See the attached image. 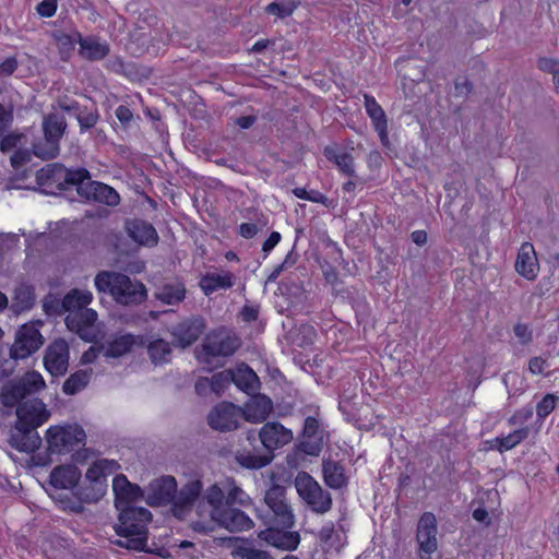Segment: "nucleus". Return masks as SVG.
<instances>
[{
    "label": "nucleus",
    "mask_w": 559,
    "mask_h": 559,
    "mask_svg": "<svg viewBox=\"0 0 559 559\" xmlns=\"http://www.w3.org/2000/svg\"><path fill=\"white\" fill-rule=\"evenodd\" d=\"M46 386L38 371L26 372L17 382H10L1 389L0 402L5 407L16 406V421L10 429L8 442L19 452L34 453L41 445L37 428L50 417L46 404L39 399L25 400L27 395Z\"/></svg>",
    "instance_id": "1"
},
{
    "label": "nucleus",
    "mask_w": 559,
    "mask_h": 559,
    "mask_svg": "<svg viewBox=\"0 0 559 559\" xmlns=\"http://www.w3.org/2000/svg\"><path fill=\"white\" fill-rule=\"evenodd\" d=\"M97 312L92 308L68 313L64 321L67 328L81 340L91 343L88 349H132L142 348L144 336L132 333L116 334L107 338L104 324L99 323Z\"/></svg>",
    "instance_id": "2"
},
{
    "label": "nucleus",
    "mask_w": 559,
    "mask_h": 559,
    "mask_svg": "<svg viewBox=\"0 0 559 559\" xmlns=\"http://www.w3.org/2000/svg\"><path fill=\"white\" fill-rule=\"evenodd\" d=\"M118 522L114 525L116 534L126 540H116L115 545L135 551L147 552V524L152 521V513L143 507L117 508Z\"/></svg>",
    "instance_id": "3"
},
{
    "label": "nucleus",
    "mask_w": 559,
    "mask_h": 559,
    "mask_svg": "<svg viewBox=\"0 0 559 559\" xmlns=\"http://www.w3.org/2000/svg\"><path fill=\"white\" fill-rule=\"evenodd\" d=\"M98 293L109 295L118 305L136 306L147 298L145 285L115 271H100L94 280Z\"/></svg>",
    "instance_id": "4"
},
{
    "label": "nucleus",
    "mask_w": 559,
    "mask_h": 559,
    "mask_svg": "<svg viewBox=\"0 0 559 559\" xmlns=\"http://www.w3.org/2000/svg\"><path fill=\"white\" fill-rule=\"evenodd\" d=\"M66 129L67 122L63 116L53 112L45 116L43 119L44 136L33 141V154L44 160L57 157L60 152V140Z\"/></svg>",
    "instance_id": "5"
},
{
    "label": "nucleus",
    "mask_w": 559,
    "mask_h": 559,
    "mask_svg": "<svg viewBox=\"0 0 559 559\" xmlns=\"http://www.w3.org/2000/svg\"><path fill=\"white\" fill-rule=\"evenodd\" d=\"M47 451L50 455L68 454L75 448L85 447L86 433L76 423L51 426L46 431Z\"/></svg>",
    "instance_id": "6"
},
{
    "label": "nucleus",
    "mask_w": 559,
    "mask_h": 559,
    "mask_svg": "<svg viewBox=\"0 0 559 559\" xmlns=\"http://www.w3.org/2000/svg\"><path fill=\"white\" fill-rule=\"evenodd\" d=\"M295 487L300 498L313 512L324 514L331 510L333 504L331 493L324 490L307 472H299L297 474Z\"/></svg>",
    "instance_id": "7"
},
{
    "label": "nucleus",
    "mask_w": 559,
    "mask_h": 559,
    "mask_svg": "<svg viewBox=\"0 0 559 559\" xmlns=\"http://www.w3.org/2000/svg\"><path fill=\"white\" fill-rule=\"evenodd\" d=\"M60 179H62V181L57 185L58 189L63 190L67 188L66 186H75L76 192L80 197L83 194L81 188L84 189L87 187L90 181H92L90 171L84 167L67 169L52 165L47 168H43L38 176V182L41 186L48 187L52 186L55 181Z\"/></svg>",
    "instance_id": "8"
},
{
    "label": "nucleus",
    "mask_w": 559,
    "mask_h": 559,
    "mask_svg": "<svg viewBox=\"0 0 559 559\" xmlns=\"http://www.w3.org/2000/svg\"><path fill=\"white\" fill-rule=\"evenodd\" d=\"M243 419V411L230 402H222L211 409L207 424L221 432L236 430Z\"/></svg>",
    "instance_id": "9"
},
{
    "label": "nucleus",
    "mask_w": 559,
    "mask_h": 559,
    "mask_svg": "<svg viewBox=\"0 0 559 559\" xmlns=\"http://www.w3.org/2000/svg\"><path fill=\"white\" fill-rule=\"evenodd\" d=\"M264 502L274 513L277 523L283 528H292L295 525V519L292 508L286 501V488L278 484L272 485L264 495Z\"/></svg>",
    "instance_id": "10"
},
{
    "label": "nucleus",
    "mask_w": 559,
    "mask_h": 559,
    "mask_svg": "<svg viewBox=\"0 0 559 559\" xmlns=\"http://www.w3.org/2000/svg\"><path fill=\"white\" fill-rule=\"evenodd\" d=\"M203 484L200 479H193L186 483L175 493L171 511L177 519H185L192 510L197 500L201 497Z\"/></svg>",
    "instance_id": "11"
},
{
    "label": "nucleus",
    "mask_w": 559,
    "mask_h": 559,
    "mask_svg": "<svg viewBox=\"0 0 559 559\" xmlns=\"http://www.w3.org/2000/svg\"><path fill=\"white\" fill-rule=\"evenodd\" d=\"M112 491L115 495V508L134 507L135 502L145 500V490L138 484L129 481L126 475L118 474L112 480Z\"/></svg>",
    "instance_id": "12"
},
{
    "label": "nucleus",
    "mask_w": 559,
    "mask_h": 559,
    "mask_svg": "<svg viewBox=\"0 0 559 559\" xmlns=\"http://www.w3.org/2000/svg\"><path fill=\"white\" fill-rule=\"evenodd\" d=\"M177 492V481L174 476H163L153 479L147 487L145 501L150 507L171 503Z\"/></svg>",
    "instance_id": "13"
},
{
    "label": "nucleus",
    "mask_w": 559,
    "mask_h": 559,
    "mask_svg": "<svg viewBox=\"0 0 559 559\" xmlns=\"http://www.w3.org/2000/svg\"><path fill=\"white\" fill-rule=\"evenodd\" d=\"M211 518L221 527L231 533L248 531L253 527V521L242 510L229 506L223 510L211 511Z\"/></svg>",
    "instance_id": "14"
},
{
    "label": "nucleus",
    "mask_w": 559,
    "mask_h": 559,
    "mask_svg": "<svg viewBox=\"0 0 559 559\" xmlns=\"http://www.w3.org/2000/svg\"><path fill=\"white\" fill-rule=\"evenodd\" d=\"M259 440L269 454L274 450L284 447L293 440L292 430L285 428L278 421H269L258 432Z\"/></svg>",
    "instance_id": "15"
},
{
    "label": "nucleus",
    "mask_w": 559,
    "mask_h": 559,
    "mask_svg": "<svg viewBox=\"0 0 559 559\" xmlns=\"http://www.w3.org/2000/svg\"><path fill=\"white\" fill-rule=\"evenodd\" d=\"M364 106L367 116L371 120L373 130L377 132L381 144L389 147V130H388V116L381 105L377 102L376 97L371 94H364Z\"/></svg>",
    "instance_id": "16"
},
{
    "label": "nucleus",
    "mask_w": 559,
    "mask_h": 559,
    "mask_svg": "<svg viewBox=\"0 0 559 559\" xmlns=\"http://www.w3.org/2000/svg\"><path fill=\"white\" fill-rule=\"evenodd\" d=\"M204 330L205 324L202 319H186L174 326L173 343L183 349L191 346L204 333Z\"/></svg>",
    "instance_id": "17"
},
{
    "label": "nucleus",
    "mask_w": 559,
    "mask_h": 559,
    "mask_svg": "<svg viewBox=\"0 0 559 559\" xmlns=\"http://www.w3.org/2000/svg\"><path fill=\"white\" fill-rule=\"evenodd\" d=\"M437 519L432 512H425L417 524L416 539L419 549L428 555L437 550Z\"/></svg>",
    "instance_id": "18"
},
{
    "label": "nucleus",
    "mask_w": 559,
    "mask_h": 559,
    "mask_svg": "<svg viewBox=\"0 0 559 559\" xmlns=\"http://www.w3.org/2000/svg\"><path fill=\"white\" fill-rule=\"evenodd\" d=\"M81 190L83 191L81 198L86 201L102 203L111 207L120 203L119 193L112 187L104 182L92 180L87 187L84 189L81 188Z\"/></svg>",
    "instance_id": "19"
},
{
    "label": "nucleus",
    "mask_w": 559,
    "mask_h": 559,
    "mask_svg": "<svg viewBox=\"0 0 559 559\" xmlns=\"http://www.w3.org/2000/svg\"><path fill=\"white\" fill-rule=\"evenodd\" d=\"M128 236L138 245L153 247L158 241V235L155 227L143 219H131L126 224Z\"/></svg>",
    "instance_id": "20"
},
{
    "label": "nucleus",
    "mask_w": 559,
    "mask_h": 559,
    "mask_svg": "<svg viewBox=\"0 0 559 559\" xmlns=\"http://www.w3.org/2000/svg\"><path fill=\"white\" fill-rule=\"evenodd\" d=\"M322 475L324 484L331 489H343L348 485V477L345 473V466L342 462L333 460L331 456L322 460Z\"/></svg>",
    "instance_id": "21"
},
{
    "label": "nucleus",
    "mask_w": 559,
    "mask_h": 559,
    "mask_svg": "<svg viewBox=\"0 0 559 559\" xmlns=\"http://www.w3.org/2000/svg\"><path fill=\"white\" fill-rule=\"evenodd\" d=\"M44 337L38 323L28 322L21 325L15 334V343L9 349H40Z\"/></svg>",
    "instance_id": "22"
},
{
    "label": "nucleus",
    "mask_w": 559,
    "mask_h": 559,
    "mask_svg": "<svg viewBox=\"0 0 559 559\" xmlns=\"http://www.w3.org/2000/svg\"><path fill=\"white\" fill-rule=\"evenodd\" d=\"M81 471L73 464L56 466L49 475V484L56 489H74L81 479Z\"/></svg>",
    "instance_id": "23"
},
{
    "label": "nucleus",
    "mask_w": 559,
    "mask_h": 559,
    "mask_svg": "<svg viewBox=\"0 0 559 559\" xmlns=\"http://www.w3.org/2000/svg\"><path fill=\"white\" fill-rule=\"evenodd\" d=\"M515 271L528 281L536 278L538 261L534 246L531 242L522 243L515 261Z\"/></svg>",
    "instance_id": "24"
},
{
    "label": "nucleus",
    "mask_w": 559,
    "mask_h": 559,
    "mask_svg": "<svg viewBox=\"0 0 559 559\" xmlns=\"http://www.w3.org/2000/svg\"><path fill=\"white\" fill-rule=\"evenodd\" d=\"M258 537L282 550H295L300 544V535L297 532H280L277 530L266 528L261 531Z\"/></svg>",
    "instance_id": "25"
},
{
    "label": "nucleus",
    "mask_w": 559,
    "mask_h": 559,
    "mask_svg": "<svg viewBox=\"0 0 559 559\" xmlns=\"http://www.w3.org/2000/svg\"><path fill=\"white\" fill-rule=\"evenodd\" d=\"M76 37L80 45L79 52L82 58L90 61H98L108 56L110 49L106 41H102L96 36L83 37L80 32H76Z\"/></svg>",
    "instance_id": "26"
},
{
    "label": "nucleus",
    "mask_w": 559,
    "mask_h": 559,
    "mask_svg": "<svg viewBox=\"0 0 559 559\" xmlns=\"http://www.w3.org/2000/svg\"><path fill=\"white\" fill-rule=\"evenodd\" d=\"M239 338L224 326L212 330L206 334L201 349H238Z\"/></svg>",
    "instance_id": "27"
},
{
    "label": "nucleus",
    "mask_w": 559,
    "mask_h": 559,
    "mask_svg": "<svg viewBox=\"0 0 559 559\" xmlns=\"http://www.w3.org/2000/svg\"><path fill=\"white\" fill-rule=\"evenodd\" d=\"M272 409V400L264 394H257L253 395L251 401L246 405L243 418L252 423H262L266 419Z\"/></svg>",
    "instance_id": "28"
},
{
    "label": "nucleus",
    "mask_w": 559,
    "mask_h": 559,
    "mask_svg": "<svg viewBox=\"0 0 559 559\" xmlns=\"http://www.w3.org/2000/svg\"><path fill=\"white\" fill-rule=\"evenodd\" d=\"M235 284V276L231 272L206 273L200 280V287L205 296H210L219 289L231 288Z\"/></svg>",
    "instance_id": "29"
},
{
    "label": "nucleus",
    "mask_w": 559,
    "mask_h": 559,
    "mask_svg": "<svg viewBox=\"0 0 559 559\" xmlns=\"http://www.w3.org/2000/svg\"><path fill=\"white\" fill-rule=\"evenodd\" d=\"M323 154L329 162L336 166L341 175L348 178L357 177L355 169V158L350 153L342 152L328 146L324 148Z\"/></svg>",
    "instance_id": "30"
},
{
    "label": "nucleus",
    "mask_w": 559,
    "mask_h": 559,
    "mask_svg": "<svg viewBox=\"0 0 559 559\" xmlns=\"http://www.w3.org/2000/svg\"><path fill=\"white\" fill-rule=\"evenodd\" d=\"M93 301V294L87 289L72 288L61 300L63 311L68 313L83 311Z\"/></svg>",
    "instance_id": "31"
},
{
    "label": "nucleus",
    "mask_w": 559,
    "mask_h": 559,
    "mask_svg": "<svg viewBox=\"0 0 559 559\" xmlns=\"http://www.w3.org/2000/svg\"><path fill=\"white\" fill-rule=\"evenodd\" d=\"M233 383L245 393L252 395L260 388L258 376L247 365H240L236 370H233Z\"/></svg>",
    "instance_id": "32"
},
{
    "label": "nucleus",
    "mask_w": 559,
    "mask_h": 559,
    "mask_svg": "<svg viewBox=\"0 0 559 559\" xmlns=\"http://www.w3.org/2000/svg\"><path fill=\"white\" fill-rule=\"evenodd\" d=\"M187 289L183 283L165 284L155 293L157 300L168 306H177L186 298Z\"/></svg>",
    "instance_id": "33"
},
{
    "label": "nucleus",
    "mask_w": 559,
    "mask_h": 559,
    "mask_svg": "<svg viewBox=\"0 0 559 559\" xmlns=\"http://www.w3.org/2000/svg\"><path fill=\"white\" fill-rule=\"evenodd\" d=\"M44 366L52 377H60L67 373L69 367L70 352H45Z\"/></svg>",
    "instance_id": "34"
},
{
    "label": "nucleus",
    "mask_w": 559,
    "mask_h": 559,
    "mask_svg": "<svg viewBox=\"0 0 559 559\" xmlns=\"http://www.w3.org/2000/svg\"><path fill=\"white\" fill-rule=\"evenodd\" d=\"M318 333L313 325L304 323L289 332L290 345L306 349L312 346L317 340Z\"/></svg>",
    "instance_id": "35"
},
{
    "label": "nucleus",
    "mask_w": 559,
    "mask_h": 559,
    "mask_svg": "<svg viewBox=\"0 0 559 559\" xmlns=\"http://www.w3.org/2000/svg\"><path fill=\"white\" fill-rule=\"evenodd\" d=\"M50 497L55 500L59 509L74 514H82L85 510L80 497L76 495V489H71V492H55Z\"/></svg>",
    "instance_id": "36"
},
{
    "label": "nucleus",
    "mask_w": 559,
    "mask_h": 559,
    "mask_svg": "<svg viewBox=\"0 0 559 559\" xmlns=\"http://www.w3.org/2000/svg\"><path fill=\"white\" fill-rule=\"evenodd\" d=\"M75 489L83 504L97 503L105 496L107 484L84 481L82 485H76Z\"/></svg>",
    "instance_id": "37"
},
{
    "label": "nucleus",
    "mask_w": 559,
    "mask_h": 559,
    "mask_svg": "<svg viewBox=\"0 0 559 559\" xmlns=\"http://www.w3.org/2000/svg\"><path fill=\"white\" fill-rule=\"evenodd\" d=\"M274 459V454H269L265 452L264 454H252L251 452L242 451L237 452L235 455L236 462L249 469H260L266 465H269Z\"/></svg>",
    "instance_id": "38"
},
{
    "label": "nucleus",
    "mask_w": 559,
    "mask_h": 559,
    "mask_svg": "<svg viewBox=\"0 0 559 559\" xmlns=\"http://www.w3.org/2000/svg\"><path fill=\"white\" fill-rule=\"evenodd\" d=\"M92 369L78 370L72 373L62 384V391L67 395H74L86 388L90 382Z\"/></svg>",
    "instance_id": "39"
},
{
    "label": "nucleus",
    "mask_w": 559,
    "mask_h": 559,
    "mask_svg": "<svg viewBox=\"0 0 559 559\" xmlns=\"http://www.w3.org/2000/svg\"><path fill=\"white\" fill-rule=\"evenodd\" d=\"M34 352H0V382L10 377L19 359L31 356Z\"/></svg>",
    "instance_id": "40"
},
{
    "label": "nucleus",
    "mask_w": 559,
    "mask_h": 559,
    "mask_svg": "<svg viewBox=\"0 0 559 559\" xmlns=\"http://www.w3.org/2000/svg\"><path fill=\"white\" fill-rule=\"evenodd\" d=\"M198 362L202 366V370L211 372L223 366V359L233 355L235 352H194Z\"/></svg>",
    "instance_id": "41"
},
{
    "label": "nucleus",
    "mask_w": 559,
    "mask_h": 559,
    "mask_svg": "<svg viewBox=\"0 0 559 559\" xmlns=\"http://www.w3.org/2000/svg\"><path fill=\"white\" fill-rule=\"evenodd\" d=\"M530 435V428L523 427L520 429L514 430L513 432L509 433L506 437H497L491 440V442L497 443V450L500 453H503L504 451H509L516 447L519 443L524 441Z\"/></svg>",
    "instance_id": "42"
},
{
    "label": "nucleus",
    "mask_w": 559,
    "mask_h": 559,
    "mask_svg": "<svg viewBox=\"0 0 559 559\" xmlns=\"http://www.w3.org/2000/svg\"><path fill=\"white\" fill-rule=\"evenodd\" d=\"M298 7V2L294 0H285L282 2H271L265 7V12L280 19L290 16Z\"/></svg>",
    "instance_id": "43"
},
{
    "label": "nucleus",
    "mask_w": 559,
    "mask_h": 559,
    "mask_svg": "<svg viewBox=\"0 0 559 559\" xmlns=\"http://www.w3.org/2000/svg\"><path fill=\"white\" fill-rule=\"evenodd\" d=\"M231 555L238 559H275L267 550L245 546L236 547Z\"/></svg>",
    "instance_id": "44"
},
{
    "label": "nucleus",
    "mask_w": 559,
    "mask_h": 559,
    "mask_svg": "<svg viewBox=\"0 0 559 559\" xmlns=\"http://www.w3.org/2000/svg\"><path fill=\"white\" fill-rule=\"evenodd\" d=\"M109 464L110 462L106 460L92 464L85 473V481L92 484L100 481L102 484H107L105 467Z\"/></svg>",
    "instance_id": "45"
},
{
    "label": "nucleus",
    "mask_w": 559,
    "mask_h": 559,
    "mask_svg": "<svg viewBox=\"0 0 559 559\" xmlns=\"http://www.w3.org/2000/svg\"><path fill=\"white\" fill-rule=\"evenodd\" d=\"M234 373L231 369L216 372L212 376V390L213 393L221 395V393L233 382Z\"/></svg>",
    "instance_id": "46"
},
{
    "label": "nucleus",
    "mask_w": 559,
    "mask_h": 559,
    "mask_svg": "<svg viewBox=\"0 0 559 559\" xmlns=\"http://www.w3.org/2000/svg\"><path fill=\"white\" fill-rule=\"evenodd\" d=\"M203 499L212 507L211 511H215L216 509L223 510L225 508L223 506L225 495L216 484L210 486L205 490Z\"/></svg>",
    "instance_id": "47"
},
{
    "label": "nucleus",
    "mask_w": 559,
    "mask_h": 559,
    "mask_svg": "<svg viewBox=\"0 0 559 559\" xmlns=\"http://www.w3.org/2000/svg\"><path fill=\"white\" fill-rule=\"evenodd\" d=\"M128 352H83L81 357L82 364H92L98 357L99 354H103L105 361L112 364L115 359L122 357Z\"/></svg>",
    "instance_id": "48"
},
{
    "label": "nucleus",
    "mask_w": 559,
    "mask_h": 559,
    "mask_svg": "<svg viewBox=\"0 0 559 559\" xmlns=\"http://www.w3.org/2000/svg\"><path fill=\"white\" fill-rule=\"evenodd\" d=\"M558 396L546 394L536 406V414L539 419H545L556 407Z\"/></svg>",
    "instance_id": "49"
},
{
    "label": "nucleus",
    "mask_w": 559,
    "mask_h": 559,
    "mask_svg": "<svg viewBox=\"0 0 559 559\" xmlns=\"http://www.w3.org/2000/svg\"><path fill=\"white\" fill-rule=\"evenodd\" d=\"M513 333L522 345L528 344L533 338V331L526 323H516L513 328Z\"/></svg>",
    "instance_id": "50"
},
{
    "label": "nucleus",
    "mask_w": 559,
    "mask_h": 559,
    "mask_svg": "<svg viewBox=\"0 0 559 559\" xmlns=\"http://www.w3.org/2000/svg\"><path fill=\"white\" fill-rule=\"evenodd\" d=\"M58 9V1L57 0H41L36 5V12L41 17H52Z\"/></svg>",
    "instance_id": "51"
},
{
    "label": "nucleus",
    "mask_w": 559,
    "mask_h": 559,
    "mask_svg": "<svg viewBox=\"0 0 559 559\" xmlns=\"http://www.w3.org/2000/svg\"><path fill=\"white\" fill-rule=\"evenodd\" d=\"M31 160V155L25 150H16L10 157L11 165L14 169H19Z\"/></svg>",
    "instance_id": "52"
},
{
    "label": "nucleus",
    "mask_w": 559,
    "mask_h": 559,
    "mask_svg": "<svg viewBox=\"0 0 559 559\" xmlns=\"http://www.w3.org/2000/svg\"><path fill=\"white\" fill-rule=\"evenodd\" d=\"M537 67L539 70L551 73L552 75L559 71V60L554 58H539L537 61Z\"/></svg>",
    "instance_id": "53"
},
{
    "label": "nucleus",
    "mask_w": 559,
    "mask_h": 559,
    "mask_svg": "<svg viewBox=\"0 0 559 559\" xmlns=\"http://www.w3.org/2000/svg\"><path fill=\"white\" fill-rule=\"evenodd\" d=\"M259 313H260L259 306L245 305L239 313V317L243 322L250 323L258 319Z\"/></svg>",
    "instance_id": "54"
},
{
    "label": "nucleus",
    "mask_w": 559,
    "mask_h": 559,
    "mask_svg": "<svg viewBox=\"0 0 559 559\" xmlns=\"http://www.w3.org/2000/svg\"><path fill=\"white\" fill-rule=\"evenodd\" d=\"M20 136L14 133H9L0 138V150L9 152L17 146Z\"/></svg>",
    "instance_id": "55"
},
{
    "label": "nucleus",
    "mask_w": 559,
    "mask_h": 559,
    "mask_svg": "<svg viewBox=\"0 0 559 559\" xmlns=\"http://www.w3.org/2000/svg\"><path fill=\"white\" fill-rule=\"evenodd\" d=\"M19 62L15 57H8L0 62V76H9L15 72Z\"/></svg>",
    "instance_id": "56"
},
{
    "label": "nucleus",
    "mask_w": 559,
    "mask_h": 559,
    "mask_svg": "<svg viewBox=\"0 0 559 559\" xmlns=\"http://www.w3.org/2000/svg\"><path fill=\"white\" fill-rule=\"evenodd\" d=\"M195 393L200 396H206L212 393V382L211 379L206 377H200L194 385Z\"/></svg>",
    "instance_id": "57"
},
{
    "label": "nucleus",
    "mask_w": 559,
    "mask_h": 559,
    "mask_svg": "<svg viewBox=\"0 0 559 559\" xmlns=\"http://www.w3.org/2000/svg\"><path fill=\"white\" fill-rule=\"evenodd\" d=\"M246 498H248V496L241 488L234 487L233 489H230L228 496L226 497V503L229 506L238 502L243 506L246 503Z\"/></svg>",
    "instance_id": "58"
},
{
    "label": "nucleus",
    "mask_w": 559,
    "mask_h": 559,
    "mask_svg": "<svg viewBox=\"0 0 559 559\" xmlns=\"http://www.w3.org/2000/svg\"><path fill=\"white\" fill-rule=\"evenodd\" d=\"M116 118L121 124L128 126L133 119V112L126 105H119L115 111Z\"/></svg>",
    "instance_id": "59"
},
{
    "label": "nucleus",
    "mask_w": 559,
    "mask_h": 559,
    "mask_svg": "<svg viewBox=\"0 0 559 559\" xmlns=\"http://www.w3.org/2000/svg\"><path fill=\"white\" fill-rule=\"evenodd\" d=\"M282 236L278 231H272L262 245V251L267 255L281 241Z\"/></svg>",
    "instance_id": "60"
},
{
    "label": "nucleus",
    "mask_w": 559,
    "mask_h": 559,
    "mask_svg": "<svg viewBox=\"0 0 559 559\" xmlns=\"http://www.w3.org/2000/svg\"><path fill=\"white\" fill-rule=\"evenodd\" d=\"M318 429H319L318 420L312 416H308L305 419V424H304V430H302L304 437H307V438L314 437L318 432Z\"/></svg>",
    "instance_id": "61"
},
{
    "label": "nucleus",
    "mask_w": 559,
    "mask_h": 559,
    "mask_svg": "<svg viewBox=\"0 0 559 559\" xmlns=\"http://www.w3.org/2000/svg\"><path fill=\"white\" fill-rule=\"evenodd\" d=\"M259 231L258 226L254 223H241L238 228V234L246 238H253Z\"/></svg>",
    "instance_id": "62"
},
{
    "label": "nucleus",
    "mask_w": 559,
    "mask_h": 559,
    "mask_svg": "<svg viewBox=\"0 0 559 559\" xmlns=\"http://www.w3.org/2000/svg\"><path fill=\"white\" fill-rule=\"evenodd\" d=\"M528 368L533 373H543L549 368V364L542 357H534L530 360Z\"/></svg>",
    "instance_id": "63"
},
{
    "label": "nucleus",
    "mask_w": 559,
    "mask_h": 559,
    "mask_svg": "<svg viewBox=\"0 0 559 559\" xmlns=\"http://www.w3.org/2000/svg\"><path fill=\"white\" fill-rule=\"evenodd\" d=\"M299 450H301L304 453L317 456L319 455L321 451V444L319 442H312V441H302L298 445Z\"/></svg>",
    "instance_id": "64"
}]
</instances>
